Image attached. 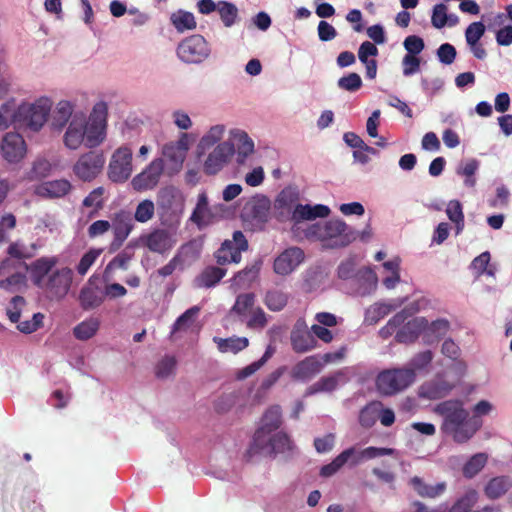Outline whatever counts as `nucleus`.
<instances>
[{
    "mask_svg": "<svg viewBox=\"0 0 512 512\" xmlns=\"http://www.w3.org/2000/svg\"><path fill=\"white\" fill-rule=\"evenodd\" d=\"M132 174V150L126 146L119 147L112 154L108 166V177L114 183H123Z\"/></svg>",
    "mask_w": 512,
    "mask_h": 512,
    "instance_id": "9d476101",
    "label": "nucleus"
},
{
    "mask_svg": "<svg viewBox=\"0 0 512 512\" xmlns=\"http://www.w3.org/2000/svg\"><path fill=\"white\" fill-rule=\"evenodd\" d=\"M266 324V314L260 307L254 309L250 313L249 319L246 321V325L249 329H263Z\"/></svg>",
    "mask_w": 512,
    "mask_h": 512,
    "instance_id": "774afa93",
    "label": "nucleus"
},
{
    "mask_svg": "<svg viewBox=\"0 0 512 512\" xmlns=\"http://www.w3.org/2000/svg\"><path fill=\"white\" fill-rule=\"evenodd\" d=\"M133 227L134 224L128 212L121 210L115 213L111 222V229L114 234L112 247L119 248L127 239Z\"/></svg>",
    "mask_w": 512,
    "mask_h": 512,
    "instance_id": "5701e85b",
    "label": "nucleus"
},
{
    "mask_svg": "<svg viewBox=\"0 0 512 512\" xmlns=\"http://www.w3.org/2000/svg\"><path fill=\"white\" fill-rule=\"evenodd\" d=\"M448 218L455 223L457 233H460L464 227V214L462 204L458 200H451L446 208Z\"/></svg>",
    "mask_w": 512,
    "mask_h": 512,
    "instance_id": "de8ad7c7",
    "label": "nucleus"
},
{
    "mask_svg": "<svg viewBox=\"0 0 512 512\" xmlns=\"http://www.w3.org/2000/svg\"><path fill=\"white\" fill-rule=\"evenodd\" d=\"M214 342L217 344V347L220 352H232L238 353L249 345V340L246 337H230V338H219L215 337Z\"/></svg>",
    "mask_w": 512,
    "mask_h": 512,
    "instance_id": "c9c22d12",
    "label": "nucleus"
},
{
    "mask_svg": "<svg viewBox=\"0 0 512 512\" xmlns=\"http://www.w3.org/2000/svg\"><path fill=\"white\" fill-rule=\"evenodd\" d=\"M348 452L340 453L336 456L331 463L324 465L320 470V475L323 477H330L337 473L345 464Z\"/></svg>",
    "mask_w": 512,
    "mask_h": 512,
    "instance_id": "0e129e2a",
    "label": "nucleus"
},
{
    "mask_svg": "<svg viewBox=\"0 0 512 512\" xmlns=\"http://www.w3.org/2000/svg\"><path fill=\"white\" fill-rule=\"evenodd\" d=\"M436 412L444 417V429L458 443L468 441L481 427L482 421L472 417L463 408L460 400H447L436 407Z\"/></svg>",
    "mask_w": 512,
    "mask_h": 512,
    "instance_id": "f03ea898",
    "label": "nucleus"
},
{
    "mask_svg": "<svg viewBox=\"0 0 512 512\" xmlns=\"http://www.w3.org/2000/svg\"><path fill=\"white\" fill-rule=\"evenodd\" d=\"M433 359V353L430 350L422 351L416 354L405 366L406 369H413L416 374L418 371L426 369Z\"/></svg>",
    "mask_w": 512,
    "mask_h": 512,
    "instance_id": "603ef678",
    "label": "nucleus"
},
{
    "mask_svg": "<svg viewBox=\"0 0 512 512\" xmlns=\"http://www.w3.org/2000/svg\"><path fill=\"white\" fill-rule=\"evenodd\" d=\"M73 113V107L68 101H60L52 114L51 126L55 130H61L69 121Z\"/></svg>",
    "mask_w": 512,
    "mask_h": 512,
    "instance_id": "e433bc0d",
    "label": "nucleus"
},
{
    "mask_svg": "<svg viewBox=\"0 0 512 512\" xmlns=\"http://www.w3.org/2000/svg\"><path fill=\"white\" fill-rule=\"evenodd\" d=\"M99 277L93 274L79 293V302L82 309L88 311L99 307L105 298L101 287L97 285Z\"/></svg>",
    "mask_w": 512,
    "mask_h": 512,
    "instance_id": "6ab92c4d",
    "label": "nucleus"
},
{
    "mask_svg": "<svg viewBox=\"0 0 512 512\" xmlns=\"http://www.w3.org/2000/svg\"><path fill=\"white\" fill-rule=\"evenodd\" d=\"M254 152V143L248 137L246 133H243L239 137V143L237 146V158L236 161L239 165L245 163L246 158Z\"/></svg>",
    "mask_w": 512,
    "mask_h": 512,
    "instance_id": "864d4df0",
    "label": "nucleus"
},
{
    "mask_svg": "<svg viewBox=\"0 0 512 512\" xmlns=\"http://www.w3.org/2000/svg\"><path fill=\"white\" fill-rule=\"evenodd\" d=\"M428 327V320L424 317H417L408 321L397 330L395 339L399 343H412Z\"/></svg>",
    "mask_w": 512,
    "mask_h": 512,
    "instance_id": "a878e982",
    "label": "nucleus"
},
{
    "mask_svg": "<svg viewBox=\"0 0 512 512\" xmlns=\"http://www.w3.org/2000/svg\"><path fill=\"white\" fill-rule=\"evenodd\" d=\"M254 293H242L236 298V301L229 311V317L237 316L239 321L244 322L254 310Z\"/></svg>",
    "mask_w": 512,
    "mask_h": 512,
    "instance_id": "7c9ffc66",
    "label": "nucleus"
},
{
    "mask_svg": "<svg viewBox=\"0 0 512 512\" xmlns=\"http://www.w3.org/2000/svg\"><path fill=\"white\" fill-rule=\"evenodd\" d=\"M57 262L58 259L56 257H41L32 262L29 266L26 265L27 270L30 272L31 279L37 287L44 288V284L47 281L46 277L49 276V273Z\"/></svg>",
    "mask_w": 512,
    "mask_h": 512,
    "instance_id": "393cba45",
    "label": "nucleus"
},
{
    "mask_svg": "<svg viewBox=\"0 0 512 512\" xmlns=\"http://www.w3.org/2000/svg\"><path fill=\"white\" fill-rule=\"evenodd\" d=\"M218 12L222 22L226 27H231L235 23L238 16V10L236 6L226 1L219 2Z\"/></svg>",
    "mask_w": 512,
    "mask_h": 512,
    "instance_id": "8fccbe9b",
    "label": "nucleus"
},
{
    "mask_svg": "<svg viewBox=\"0 0 512 512\" xmlns=\"http://www.w3.org/2000/svg\"><path fill=\"white\" fill-rule=\"evenodd\" d=\"M235 153L234 145L229 142L218 144L208 155L204 163V172L208 175H215L229 161Z\"/></svg>",
    "mask_w": 512,
    "mask_h": 512,
    "instance_id": "aec40b11",
    "label": "nucleus"
},
{
    "mask_svg": "<svg viewBox=\"0 0 512 512\" xmlns=\"http://www.w3.org/2000/svg\"><path fill=\"white\" fill-rule=\"evenodd\" d=\"M299 200V191L296 187L287 186L281 190L275 200L277 208H291Z\"/></svg>",
    "mask_w": 512,
    "mask_h": 512,
    "instance_id": "a18cd8bd",
    "label": "nucleus"
},
{
    "mask_svg": "<svg viewBox=\"0 0 512 512\" xmlns=\"http://www.w3.org/2000/svg\"><path fill=\"white\" fill-rule=\"evenodd\" d=\"M164 171V160L157 158L153 160L140 174L132 180V186L137 191L153 189L159 182Z\"/></svg>",
    "mask_w": 512,
    "mask_h": 512,
    "instance_id": "dca6fc26",
    "label": "nucleus"
},
{
    "mask_svg": "<svg viewBox=\"0 0 512 512\" xmlns=\"http://www.w3.org/2000/svg\"><path fill=\"white\" fill-rule=\"evenodd\" d=\"M44 315L40 312L35 313L31 320L19 322L17 328L22 333L30 334L35 332L43 325Z\"/></svg>",
    "mask_w": 512,
    "mask_h": 512,
    "instance_id": "338daca9",
    "label": "nucleus"
},
{
    "mask_svg": "<svg viewBox=\"0 0 512 512\" xmlns=\"http://www.w3.org/2000/svg\"><path fill=\"white\" fill-rule=\"evenodd\" d=\"M338 381L335 377H322L316 383H314L308 390V394H314L318 392H331L337 387Z\"/></svg>",
    "mask_w": 512,
    "mask_h": 512,
    "instance_id": "69168bd1",
    "label": "nucleus"
},
{
    "mask_svg": "<svg viewBox=\"0 0 512 512\" xmlns=\"http://www.w3.org/2000/svg\"><path fill=\"white\" fill-rule=\"evenodd\" d=\"M409 485L419 497L436 499L442 496L447 490L445 481L438 482L434 485L426 483L421 477L414 476L409 480Z\"/></svg>",
    "mask_w": 512,
    "mask_h": 512,
    "instance_id": "bb28decb",
    "label": "nucleus"
},
{
    "mask_svg": "<svg viewBox=\"0 0 512 512\" xmlns=\"http://www.w3.org/2000/svg\"><path fill=\"white\" fill-rule=\"evenodd\" d=\"M73 185L67 179L44 181L35 187V194L44 199H60L71 193Z\"/></svg>",
    "mask_w": 512,
    "mask_h": 512,
    "instance_id": "412c9836",
    "label": "nucleus"
},
{
    "mask_svg": "<svg viewBox=\"0 0 512 512\" xmlns=\"http://www.w3.org/2000/svg\"><path fill=\"white\" fill-rule=\"evenodd\" d=\"M99 327L100 320L96 317H90L76 325L73 329V334L76 339L86 341L96 335Z\"/></svg>",
    "mask_w": 512,
    "mask_h": 512,
    "instance_id": "f704fd0d",
    "label": "nucleus"
},
{
    "mask_svg": "<svg viewBox=\"0 0 512 512\" xmlns=\"http://www.w3.org/2000/svg\"><path fill=\"white\" fill-rule=\"evenodd\" d=\"M200 254V246L196 240H191L183 244L177 251L175 256H179V262L182 264L187 258L195 259Z\"/></svg>",
    "mask_w": 512,
    "mask_h": 512,
    "instance_id": "052dcab7",
    "label": "nucleus"
},
{
    "mask_svg": "<svg viewBox=\"0 0 512 512\" xmlns=\"http://www.w3.org/2000/svg\"><path fill=\"white\" fill-rule=\"evenodd\" d=\"M180 197L181 193L177 188L174 186H166L158 191L157 204L161 209L168 211Z\"/></svg>",
    "mask_w": 512,
    "mask_h": 512,
    "instance_id": "ea45409f",
    "label": "nucleus"
},
{
    "mask_svg": "<svg viewBox=\"0 0 512 512\" xmlns=\"http://www.w3.org/2000/svg\"><path fill=\"white\" fill-rule=\"evenodd\" d=\"M133 253L123 250L118 253L105 267L103 277L107 281L111 278L113 272L118 269L127 270Z\"/></svg>",
    "mask_w": 512,
    "mask_h": 512,
    "instance_id": "58836bf2",
    "label": "nucleus"
},
{
    "mask_svg": "<svg viewBox=\"0 0 512 512\" xmlns=\"http://www.w3.org/2000/svg\"><path fill=\"white\" fill-rule=\"evenodd\" d=\"M210 54V48L202 35L194 34L182 40L177 47L178 57L185 63H200Z\"/></svg>",
    "mask_w": 512,
    "mask_h": 512,
    "instance_id": "6e6552de",
    "label": "nucleus"
},
{
    "mask_svg": "<svg viewBox=\"0 0 512 512\" xmlns=\"http://www.w3.org/2000/svg\"><path fill=\"white\" fill-rule=\"evenodd\" d=\"M290 341L293 351L298 354L309 352L318 346L312 330L308 329L303 319H299L295 323L291 331Z\"/></svg>",
    "mask_w": 512,
    "mask_h": 512,
    "instance_id": "2eb2a0df",
    "label": "nucleus"
},
{
    "mask_svg": "<svg viewBox=\"0 0 512 512\" xmlns=\"http://www.w3.org/2000/svg\"><path fill=\"white\" fill-rule=\"evenodd\" d=\"M380 404L371 403L365 406L359 414V423L364 428H371L378 418V406Z\"/></svg>",
    "mask_w": 512,
    "mask_h": 512,
    "instance_id": "5fc2aeb1",
    "label": "nucleus"
},
{
    "mask_svg": "<svg viewBox=\"0 0 512 512\" xmlns=\"http://www.w3.org/2000/svg\"><path fill=\"white\" fill-rule=\"evenodd\" d=\"M16 217L12 213L4 214L0 219V245L9 241L8 232L16 227Z\"/></svg>",
    "mask_w": 512,
    "mask_h": 512,
    "instance_id": "680f3d73",
    "label": "nucleus"
},
{
    "mask_svg": "<svg viewBox=\"0 0 512 512\" xmlns=\"http://www.w3.org/2000/svg\"><path fill=\"white\" fill-rule=\"evenodd\" d=\"M415 382L413 369L405 367L385 369L376 377L377 391L384 396H394Z\"/></svg>",
    "mask_w": 512,
    "mask_h": 512,
    "instance_id": "39448f33",
    "label": "nucleus"
},
{
    "mask_svg": "<svg viewBox=\"0 0 512 512\" xmlns=\"http://www.w3.org/2000/svg\"><path fill=\"white\" fill-rule=\"evenodd\" d=\"M485 25L481 21L471 23L465 30V38L468 45H474L485 34Z\"/></svg>",
    "mask_w": 512,
    "mask_h": 512,
    "instance_id": "bf43d9fd",
    "label": "nucleus"
},
{
    "mask_svg": "<svg viewBox=\"0 0 512 512\" xmlns=\"http://www.w3.org/2000/svg\"><path fill=\"white\" fill-rule=\"evenodd\" d=\"M105 188L100 186L93 189L84 199L82 205L87 208H94L93 211L90 212L89 217H95L100 210L103 209L105 204L104 199Z\"/></svg>",
    "mask_w": 512,
    "mask_h": 512,
    "instance_id": "4c0bfd02",
    "label": "nucleus"
},
{
    "mask_svg": "<svg viewBox=\"0 0 512 512\" xmlns=\"http://www.w3.org/2000/svg\"><path fill=\"white\" fill-rule=\"evenodd\" d=\"M27 150L26 141L17 132H7L0 140L1 157L10 165H17L22 162L27 155Z\"/></svg>",
    "mask_w": 512,
    "mask_h": 512,
    "instance_id": "1a4fd4ad",
    "label": "nucleus"
},
{
    "mask_svg": "<svg viewBox=\"0 0 512 512\" xmlns=\"http://www.w3.org/2000/svg\"><path fill=\"white\" fill-rule=\"evenodd\" d=\"M73 271L63 267L52 272L44 284L45 290L57 298H63L70 290Z\"/></svg>",
    "mask_w": 512,
    "mask_h": 512,
    "instance_id": "a211bd4d",
    "label": "nucleus"
},
{
    "mask_svg": "<svg viewBox=\"0 0 512 512\" xmlns=\"http://www.w3.org/2000/svg\"><path fill=\"white\" fill-rule=\"evenodd\" d=\"M200 308L193 306L187 309L182 315H180L173 324L172 333L179 330L188 328L193 322L194 318L198 315Z\"/></svg>",
    "mask_w": 512,
    "mask_h": 512,
    "instance_id": "6e6d98bb",
    "label": "nucleus"
},
{
    "mask_svg": "<svg viewBox=\"0 0 512 512\" xmlns=\"http://www.w3.org/2000/svg\"><path fill=\"white\" fill-rule=\"evenodd\" d=\"M310 234L316 236L328 248H342L357 238V232L340 219H331L323 225H314Z\"/></svg>",
    "mask_w": 512,
    "mask_h": 512,
    "instance_id": "7ed1b4c3",
    "label": "nucleus"
},
{
    "mask_svg": "<svg viewBox=\"0 0 512 512\" xmlns=\"http://www.w3.org/2000/svg\"><path fill=\"white\" fill-rule=\"evenodd\" d=\"M282 422V409L279 405L266 409L246 451L247 461H251L256 455L275 457L294 448L293 441L286 432H277Z\"/></svg>",
    "mask_w": 512,
    "mask_h": 512,
    "instance_id": "f257e3e1",
    "label": "nucleus"
},
{
    "mask_svg": "<svg viewBox=\"0 0 512 512\" xmlns=\"http://www.w3.org/2000/svg\"><path fill=\"white\" fill-rule=\"evenodd\" d=\"M450 329V323L446 319H437L431 323L428 322V327L425 330V337L427 342L431 343L434 340L443 338Z\"/></svg>",
    "mask_w": 512,
    "mask_h": 512,
    "instance_id": "a19ab883",
    "label": "nucleus"
},
{
    "mask_svg": "<svg viewBox=\"0 0 512 512\" xmlns=\"http://www.w3.org/2000/svg\"><path fill=\"white\" fill-rule=\"evenodd\" d=\"M170 20L178 32H184L185 30H192L196 28L194 15L190 12L179 11L177 13H173Z\"/></svg>",
    "mask_w": 512,
    "mask_h": 512,
    "instance_id": "c03bdc74",
    "label": "nucleus"
},
{
    "mask_svg": "<svg viewBox=\"0 0 512 512\" xmlns=\"http://www.w3.org/2000/svg\"><path fill=\"white\" fill-rule=\"evenodd\" d=\"M37 249L36 244L31 245V250H28L22 243L15 241L9 244L7 248V254L11 258L15 259H29L34 256V252Z\"/></svg>",
    "mask_w": 512,
    "mask_h": 512,
    "instance_id": "3c124183",
    "label": "nucleus"
},
{
    "mask_svg": "<svg viewBox=\"0 0 512 512\" xmlns=\"http://www.w3.org/2000/svg\"><path fill=\"white\" fill-rule=\"evenodd\" d=\"M13 263L11 259H4L0 264V288L4 290L14 291L15 288L22 285L25 281V275L20 272L10 273Z\"/></svg>",
    "mask_w": 512,
    "mask_h": 512,
    "instance_id": "c756f323",
    "label": "nucleus"
},
{
    "mask_svg": "<svg viewBox=\"0 0 512 512\" xmlns=\"http://www.w3.org/2000/svg\"><path fill=\"white\" fill-rule=\"evenodd\" d=\"M487 455L485 453H478L473 455L463 466L464 477L471 479L476 476L486 465Z\"/></svg>",
    "mask_w": 512,
    "mask_h": 512,
    "instance_id": "79ce46f5",
    "label": "nucleus"
},
{
    "mask_svg": "<svg viewBox=\"0 0 512 512\" xmlns=\"http://www.w3.org/2000/svg\"><path fill=\"white\" fill-rule=\"evenodd\" d=\"M304 260V252L299 247L283 251L274 261V271L279 275L290 274Z\"/></svg>",
    "mask_w": 512,
    "mask_h": 512,
    "instance_id": "4be33fe9",
    "label": "nucleus"
},
{
    "mask_svg": "<svg viewBox=\"0 0 512 512\" xmlns=\"http://www.w3.org/2000/svg\"><path fill=\"white\" fill-rule=\"evenodd\" d=\"M149 251L164 255L176 245L175 235L167 229L157 228L142 237Z\"/></svg>",
    "mask_w": 512,
    "mask_h": 512,
    "instance_id": "4468645a",
    "label": "nucleus"
},
{
    "mask_svg": "<svg viewBox=\"0 0 512 512\" xmlns=\"http://www.w3.org/2000/svg\"><path fill=\"white\" fill-rule=\"evenodd\" d=\"M105 164L104 154L100 151H89L79 157L73 172L82 181H92L102 171Z\"/></svg>",
    "mask_w": 512,
    "mask_h": 512,
    "instance_id": "f8f14e48",
    "label": "nucleus"
},
{
    "mask_svg": "<svg viewBox=\"0 0 512 512\" xmlns=\"http://www.w3.org/2000/svg\"><path fill=\"white\" fill-rule=\"evenodd\" d=\"M330 213V209L325 205L310 206L308 204L302 205L297 204L292 212V220L298 223L302 220H313L316 218L327 217Z\"/></svg>",
    "mask_w": 512,
    "mask_h": 512,
    "instance_id": "c85d7f7f",
    "label": "nucleus"
},
{
    "mask_svg": "<svg viewBox=\"0 0 512 512\" xmlns=\"http://www.w3.org/2000/svg\"><path fill=\"white\" fill-rule=\"evenodd\" d=\"M51 107L52 102L46 97H41L34 103H23L14 114V125L37 132L46 123Z\"/></svg>",
    "mask_w": 512,
    "mask_h": 512,
    "instance_id": "20e7f679",
    "label": "nucleus"
},
{
    "mask_svg": "<svg viewBox=\"0 0 512 512\" xmlns=\"http://www.w3.org/2000/svg\"><path fill=\"white\" fill-rule=\"evenodd\" d=\"M288 302V295L281 290H269L264 299V303L271 311H281Z\"/></svg>",
    "mask_w": 512,
    "mask_h": 512,
    "instance_id": "37998d69",
    "label": "nucleus"
},
{
    "mask_svg": "<svg viewBox=\"0 0 512 512\" xmlns=\"http://www.w3.org/2000/svg\"><path fill=\"white\" fill-rule=\"evenodd\" d=\"M107 105L104 102L97 103L90 115L89 121H84L85 145L94 148L100 145L106 136Z\"/></svg>",
    "mask_w": 512,
    "mask_h": 512,
    "instance_id": "423d86ee",
    "label": "nucleus"
},
{
    "mask_svg": "<svg viewBox=\"0 0 512 512\" xmlns=\"http://www.w3.org/2000/svg\"><path fill=\"white\" fill-rule=\"evenodd\" d=\"M348 452V456L346 458V464L349 463L350 466H356L363 460L374 459L377 457L388 456L394 454L395 450L392 448H384V447H367L362 450H357L356 447H349L343 450L341 453Z\"/></svg>",
    "mask_w": 512,
    "mask_h": 512,
    "instance_id": "b1692460",
    "label": "nucleus"
},
{
    "mask_svg": "<svg viewBox=\"0 0 512 512\" xmlns=\"http://www.w3.org/2000/svg\"><path fill=\"white\" fill-rule=\"evenodd\" d=\"M447 6L443 3L436 4L433 7L431 23L437 28L441 29L447 25L448 22V14H447Z\"/></svg>",
    "mask_w": 512,
    "mask_h": 512,
    "instance_id": "e2e57ef3",
    "label": "nucleus"
},
{
    "mask_svg": "<svg viewBox=\"0 0 512 512\" xmlns=\"http://www.w3.org/2000/svg\"><path fill=\"white\" fill-rule=\"evenodd\" d=\"M248 242L241 231L233 233V240H225L214 253L216 262L220 266L241 261L242 251L247 250Z\"/></svg>",
    "mask_w": 512,
    "mask_h": 512,
    "instance_id": "9b49d317",
    "label": "nucleus"
},
{
    "mask_svg": "<svg viewBox=\"0 0 512 512\" xmlns=\"http://www.w3.org/2000/svg\"><path fill=\"white\" fill-rule=\"evenodd\" d=\"M188 149L189 137L186 133H183L177 141L163 146L162 154L167 161L171 162L172 173L178 172L182 168Z\"/></svg>",
    "mask_w": 512,
    "mask_h": 512,
    "instance_id": "f3484780",
    "label": "nucleus"
},
{
    "mask_svg": "<svg viewBox=\"0 0 512 512\" xmlns=\"http://www.w3.org/2000/svg\"><path fill=\"white\" fill-rule=\"evenodd\" d=\"M85 143L84 118L75 117L64 135V143L69 149H77Z\"/></svg>",
    "mask_w": 512,
    "mask_h": 512,
    "instance_id": "2f4dec72",
    "label": "nucleus"
},
{
    "mask_svg": "<svg viewBox=\"0 0 512 512\" xmlns=\"http://www.w3.org/2000/svg\"><path fill=\"white\" fill-rule=\"evenodd\" d=\"M227 269L217 266H207L195 278V285L198 288H211L216 286L226 275Z\"/></svg>",
    "mask_w": 512,
    "mask_h": 512,
    "instance_id": "473e14b6",
    "label": "nucleus"
},
{
    "mask_svg": "<svg viewBox=\"0 0 512 512\" xmlns=\"http://www.w3.org/2000/svg\"><path fill=\"white\" fill-rule=\"evenodd\" d=\"M103 252V249H95L92 248L87 251L80 259L79 263L76 266V271L80 276H85L91 266L95 263L98 257Z\"/></svg>",
    "mask_w": 512,
    "mask_h": 512,
    "instance_id": "09e8293b",
    "label": "nucleus"
},
{
    "mask_svg": "<svg viewBox=\"0 0 512 512\" xmlns=\"http://www.w3.org/2000/svg\"><path fill=\"white\" fill-rule=\"evenodd\" d=\"M337 84L338 87L342 90L355 92L362 87V79L359 74L352 72L346 76L341 77Z\"/></svg>",
    "mask_w": 512,
    "mask_h": 512,
    "instance_id": "13d9d810",
    "label": "nucleus"
},
{
    "mask_svg": "<svg viewBox=\"0 0 512 512\" xmlns=\"http://www.w3.org/2000/svg\"><path fill=\"white\" fill-rule=\"evenodd\" d=\"M512 487V481L508 476H496L491 478L484 487V493L488 499L496 500L504 496Z\"/></svg>",
    "mask_w": 512,
    "mask_h": 512,
    "instance_id": "72a5a7b5",
    "label": "nucleus"
},
{
    "mask_svg": "<svg viewBox=\"0 0 512 512\" xmlns=\"http://www.w3.org/2000/svg\"><path fill=\"white\" fill-rule=\"evenodd\" d=\"M176 359L173 356H165L161 359L155 368L157 378L165 379L174 373L176 367Z\"/></svg>",
    "mask_w": 512,
    "mask_h": 512,
    "instance_id": "4d7b16f0",
    "label": "nucleus"
},
{
    "mask_svg": "<svg viewBox=\"0 0 512 512\" xmlns=\"http://www.w3.org/2000/svg\"><path fill=\"white\" fill-rule=\"evenodd\" d=\"M323 368L318 355H312L298 362L292 369V377L297 380H307L320 373Z\"/></svg>",
    "mask_w": 512,
    "mask_h": 512,
    "instance_id": "cd10ccee",
    "label": "nucleus"
},
{
    "mask_svg": "<svg viewBox=\"0 0 512 512\" xmlns=\"http://www.w3.org/2000/svg\"><path fill=\"white\" fill-rule=\"evenodd\" d=\"M270 209V199L265 195H256L244 205L242 218L256 225H263L269 219Z\"/></svg>",
    "mask_w": 512,
    "mask_h": 512,
    "instance_id": "ddd939ff",
    "label": "nucleus"
},
{
    "mask_svg": "<svg viewBox=\"0 0 512 512\" xmlns=\"http://www.w3.org/2000/svg\"><path fill=\"white\" fill-rule=\"evenodd\" d=\"M223 212L224 206L222 204L210 205L208 195L203 191L197 196V202L190 216V221L199 229H202L219 221L223 216Z\"/></svg>",
    "mask_w": 512,
    "mask_h": 512,
    "instance_id": "0eeeda50",
    "label": "nucleus"
},
{
    "mask_svg": "<svg viewBox=\"0 0 512 512\" xmlns=\"http://www.w3.org/2000/svg\"><path fill=\"white\" fill-rule=\"evenodd\" d=\"M155 215V204L150 199L142 200L136 207L134 219L139 223H146Z\"/></svg>",
    "mask_w": 512,
    "mask_h": 512,
    "instance_id": "49530a36",
    "label": "nucleus"
}]
</instances>
